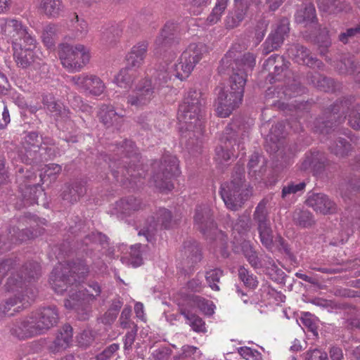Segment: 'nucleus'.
Here are the masks:
<instances>
[{
    "mask_svg": "<svg viewBox=\"0 0 360 360\" xmlns=\"http://www.w3.org/2000/svg\"><path fill=\"white\" fill-rule=\"evenodd\" d=\"M88 273L89 268L83 261L73 264L59 263L54 267L49 283L56 292H68L69 298L65 302L66 308L78 309L83 304L100 295L101 289L96 282H91L86 287L80 284Z\"/></svg>",
    "mask_w": 360,
    "mask_h": 360,
    "instance_id": "nucleus-1",
    "label": "nucleus"
},
{
    "mask_svg": "<svg viewBox=\"0 0 360 360\" xmlns=\"http://www.w3.org/2000/svg\"><path fill=\"white\" fill-rule=\"evenodd\" d=\"M255 56L250 53L242 55L235 49H230L221 59L224 69L231 68L229 86L220 89L217 99V112L221 117H229L242 102L247 74L255 65Z\"/></svg>",
    "mask_w": 360,
    "mask_h": 360,
    "instance_id": "nucleus-2",
    "label": "nucleus"
},
{
    "mask_svg": "<svg viewBox=\"0 0 360 360\" xmlns=\"http://www.w3.org/2000/svg\"><path fill=\"white\" fill-rule=\"evenodd\" d=\"M177 120L181 131L202 134L204 121L202 99L200 92L195 90L188 91L183 103L179 105Z\"/></svg>",
    "mask_w": 360,
    "mask_h": 360,
    "instance_id": "nucleus-3",
    "label": "nucleus"
},
{
    "mask_svg": "<svg viewBox=\"0 0 360 360\" xmlns=\"http://www.w3.org/2000/svg\"><path fill=\"white\" fill-rule=\"evenodd\" d=\"M58 321L59 313L56 307L52 305L39 308L24 320V338L44 333L55 327Z\"/></svg>",
    "mask_w": 360,
    "mask_h": 360,
    "instance_id": "nucleus-4",
    "label": "nucleus"
},
{
    "mask_svg": "<svg viewBox=\"0 0 360 360\" xmlns=\"http://www.w3.org/2000/svg\"><path fill=\"white\" fill-rule=\"evenodd\" d=\"M61 64L70 72H79L90 61V49L82 44L63 43L59 45Z\"/></svg>",
    "mask_w": 360,
    "mask_h": 360,
    "instance_id": "nucleus-5",
    "label": "nucleus"
},
{
    "mask_svg": "<svg viewBox=\"0 0 360 360\" xmlns=\"http://www.w3.org/2000/svg\"><path fill=\"white\" fill-rule=\"evenodd\" d=\"M243 172H239L229 183H225L221 186L220 195L226 206L231 210L236 211L247 200L250 191L245 184Z\"/></svg>",
    "mask_w": 360,
    "mask_h": 360,
    "instance_id": "nucleus-6",
    "label": "nucleus"
},
{
    "mask_svg": "<svg viewBox=\"0 0 360 360\" xmlns=\"http://www.w3.org/2000/svg\"><path fill=\"white\" fill-rule=\"evenodd\" d=\"M207 51L203 43L190 44L174 65L175 76L181 81L187 79Z\"/></svg>",
    "mask_w": 360,
    "mask_h": 360,
    "instance_id": "nucleus-7",
    "label": "nucleus"
},
{
    "mask_svg": "<svg viewBox=\"0 0 360 360\" xmlns=\"http://www.w3.org/2000/svg\"><path fill=\"white\" fill-rule=\"evenodd\" d=\"M160 169L152 176L151 183L160 191H171L174 188L172 179L180 174L177 158L170 155L165 156Z\"/></svg>",
    "mask_w": 360,
    "mask_h": 360,
    "instance_id": "nucleus-8",
    "label": "nucleus"
},
{
    "mask_svg": "<svg viewBox=\"0 0 360 360\" xmlns=\"http://www.w3.org/2000/svg\"><path fill=\"white\" fill-rule=\"evenodd\" d=\"M160 84L156 81L145 77L141 79L135 86L134 94L129 95L127 103L136 107L147 105L159 91Z\"/></svg>",
    "mask_w": 360,
    "mask_h": 360,
    "instance_id": "nucleus-9",
    "label": "nucleus"
},
{
    "mask_svg": "<svg viewBox=\"0 0 360 360\" xmlns=\"http://www.w3.org/2000/svg\"><path fill=\"white\" fill-rule=\"evenodd\" d=\"M2 32L6 36L13 38L12 42L13 58L19 67L22 65V46L21 39L22 37V25L21 22L15 19L4 20L1 22Z\"/></svg>",
    "mask_w": 360,
    "mask_h": 360,
    "instance_id": "nucleus-10",
    "label": "nucleus"
},
{
    "mask_svg": "<svg viewBox=\"0 0 360 360\" xmlns=\"http://www.w3.org/2000/svg\"><path fill=\"white\" fill-rule=\"evenodd\" d=\"M70 80L79 90L89 95L99 96L105 89L103 82L94 75L82 74L71 77Z\"/></svg>",
    "mask_w": 360,
    "mask_h": 360,
    "instance_id": "nucleus-11",
    "label": "nucleus"
},
{
    "mask_svg": "<svg viewBox=\"0 0 360 360\" xmlns=\"http://www.w3.org/2000/svg\"><path fill=\"white\" fill-rule=\"evenodd\" d=\"M194 222L197 229L207 237L212 238L214 235L223 236V233L219 231L215 226L211 209L207 205L196 207Z\"/></svg>",
    "mask_w": 360,
    "mask_h": 360,
    "instance_id": "nucleus-12",
    "label": "nucleus"
},
{
    "mask_svg": "<svg viewBox=\"0 0 360 360\" xmlns=\"http://www.w3.org/2000/svg\"><path fill=\"white\" fill-rule=\"evenodd\" d=\"M176 224V220L174 219L169 210L165 208H160L156 212V220H153L148 225L144 226L139 233V235H143L148 241H151L155 231L158 227L163 229L172 228Z\"/></svg>",
    "mask_w": 360,
    "mask_h": 360,
    "instance_id": "nucleus-13",
    "label": "nucleus"
},
{
    "mask_svg": "<svg viewBox=\"0 0 360 360\" xmlns=\"http://www.w3.org/2000/svg\"><path fill=\"white\" fill-rule=\"evenodd\" d=\"M287 52L288 56L298 64L318 68H320L322 65V63L311 56L309 50L302 45H291L288 49Z\"/></svg>",
    "mask_w": 360,
    "mask_h": 360,
    "instance_id": "nucleus-14",
    "label": "nucleus"
},
{
    "mask_svg": "<svg viewBox=\"0 0 360 360\" xmlns=\"http://www.w3.org/2000/svg\"><path fill=\"white\" fill-rule=\"evenodd\" d=\"M288 22L286 20H284L266 39L263 44L264 53L268 54L279 48L283 44L285 37L288 35Z\"/></svg>",
    "mask_w": 360,
    "mask_h": 360,
    "instance_id": "nucleus-15",
    "label": "nucleus"
},
{
    "mask_svg": "<svg viewBox=\"0 0 360 360\" xmlns=\"http://www.w3.org/2000/svg\"><path fill=\"white\" fill-rule=\"evenodd\" d=\"M177 30L178 26L176 23L172 22L165 23L154 41V49L157 53H160L172 44Z\"/></svg>",
    "mask_w": 360,
    "mask_h": 360,
    "instance_id": "nucleus-16",
    "label": "nucleus"
},
{
    "mask_svg": "<svg viewBox=\"0 0 360 360\" xmlns=\"http://www.w3.org/2000/svg\"><path fill=\"white\" fill-rule=\"evenodd\" d=\"M148 47L146 41H139L134 45L126 56L127 65L138 70L144 63Z\"/></svg>",
    "mask_w": 360,
    "mask_h": 360,
    "instance_id": "nucleus-17",
    "label": "nucleus"
},
{
    "mask_svg": "<svg viewBox=\"0 0 360 360\" xmlns=\"http://www.w3.org/2000/svg\"><path fill=\"white\" fill-rule=\"evenodd\" d=\"M99 117L106 127H117L123 122L125 110H118V108L114 106L103 105L100 108Z\"/></svg>",
    "mask_w": 360,
    "mask_h": 360,
    "instance_id": "nucleus-18",
    "label": "nucleus"
},
{
    "mask_svg": "<svg viewBox=\"0 0 360 360\" xmlns=\"http://www.w3.org/2000/svg\"><path fill=\"white\" fill-rule=\"evenodd\" d=\"M308 206L316 212L323 214H331L335 211V204L327 195L322 193L312 194L307 200Z\"/></svg>",
    "mask_w": 360,
    "mask_h": 360,
    "instance_id": "nucleus-19",
    "label": "nucleus"
},
{
    "mask_svg": "<svg viewBox=\"0 0 360 360\" xmlns=\"http://www.w3.org/2000/svg\"><path fill=\"white\" fill-rule=\"evenodd\" d=\"M238 145V148L240 147V143H237L236 139L233 136H226L221 141V145L216 148V158L219 163H223L234 157L235 146Z\"/></svg>",
    "mask_w": 360,
    "mask_h": 360,
    "instance_id": "nucleus-20",
    "label": "nucleus"
},
{
    "mask_svg": "<svg viewBox=\"0 0 360 360\" xmlns=\"http://www.w3.org/2000/svg\"><path fill=\"white\" fill-rule=\"evenodd\" d=\"M285 126L283 123L278 122L273 125L266 138V148L271 153H276L279 150L282 144L281 141L285 136Z\"/></svg>",
    "mask_w": 360,
    "mask_h": 360,
    "instance_id": "nucleus-21",
    "label": "nucleus"
},
{
    "mask_svg": "<svg viewBox=\"0 0 360 360\" xmlns=\"http://www.w3.org/2000/svg\"><path fill=\"white\" fill-rule=\"evenodd\" d=\"M72 338V328L70 325L64 326L57 334L49 349L53 353L60 352L69 347Z\"/></svg>",
    "mask_w": 360,
    "mask_h": 360,
    "instance_id": "nucleus-22",
    "label": "nucleus"
},
{
    "mask_svg": "<svg viewBox=\"0 0 360 360\" xmlns=\"http://www.w3.org/2000/svg\"><path fill=\"white\" fill-rule=\"evenodd\" d=\"M240 1V2L236 3L234 10L230 12L225 18V26L228 29L238 27L247 14L248 6L242 1L243 0Z\"/></svg>",
    "mask_w": 360,
    "mask_h": 360,
    "instance_id": "nucleus-23",
    "label": "nucleus"
},
{
    "mask_svg": "<svg viewBox=\"0 0 360 360\" xmlns=\"http://www.w3.org/2000/svg\"><path fill=\"white\" fill-rule=\"evenodd\" d=\"M141 207V202L134 197L122 199L116 202L112 214L129 215L131 212L138 210Z\"/></svg>",
    "mask_w": 360,
    "mask_h": 360,
    "instance_id": "nucleus-24",
    "label": "nucleus"
},
{
    "mask_svg": "<svg viewBox=\"0 0 360 360\" xmlns=\"http://www.w3.org/2000/svg\"><path fill=\"white\" fill-rule=\"evenodd\" d=\"M86 191L85 183L75 181L72 184L66 185L62 193L63 199L70 202H77Z\"/></svg>",
    "mask_w": 360,
    "mask_h": 360,
    "instance_id": "nucleus-25",
    "label": "nucleus"
},
{
    "mask_svg": "<svg viewBox=\"0 0 360 360\" xmlns=\"http://www.w3.org/2000/svg\"><path fill=\"white\" fill-rule=\"evenodd\" d=\"M295 19L297 23L303 24L304 26L314 22L316 20L314 6L311 3L303 4L297 11Z\"/></svg>",
    "mask_w": 360,
    "mask_h": 360,
    "instance_id": "nucleus-26",
    "label": "nucleus"
},
{
    "mask_svg": "<svg viewBox=\"0 0 360 360\" xmlns=\"http://www.w3.org/2000/svg\"><path fill=\"white\" fill-rule=\"evenodd\" d=\"M138 70L127 65L115 76V82L120 88H130L138 76Z\"/></svg>",
    "mask_w": 360,
    "mask_h": 360,
    "instance_id": "nucleus-27",
    "label": "nucleus"
},
{
    "mask_svg": "<svg viewBox=\"0 0 360 360\" xmlns=\"http://www.w3.org/2000/svg\"><path fill=\"white\" fill-rule=\"evenodd\" d=\"M180 313L187 320V323L194 331L198 333L206 332L205 323L191 309L181 306L180 307Z\"/></svg>",
    "mask_w": 360,
    "mask_h": 360,
    "instance_id": "nucleus-28",
    "label": "nucleus"
},
{
    "mask_svg": "<svg viewBox=\"0 0 360 360\" xmlns=\"http://www.w3.org/2000/svg\"><path fill=\"white\" fill-rule=\"evenodd\" d=\"M24 64H30L37 57L36 39L26 30L24 29Z\"/></svg>",
    "mask_w": 360,
    "mask_h": 360,
    "instance_id": "nucleus-29",
    "label": "nucleus"
},
{
    "mask_svg": "<svg viewBox=\"0 0 360 360\" xmlns=\"http://www.w3.org/2000/svg\"><path fill=\"white\" fill-rule=\"evenodd\" d=\"M183 306L191 309L194 312H195L196 309H198L207 315H212L214 313V305L212 302L198 296L193 295L189 297L187 304Z\"/></svg>",
    "mask_w": 360,
    "mask_h": 360,
    "instance_id": "nucleus-30",
    "label": "nucleus"
},
{
    "mask_svg": "<svg viewBox=\"0 0 360 360\" xmlns=\"http://www.w3.org/2000/svg\"><path fill=\"white\" fill-rule=\"evenodd\" d=\"M62 0H40L39 8L49 17H58L63 11Z\"/></svg>",
    "mask_w": 360,
    "mask_h": 360,
    "instance_id": "nucleus-31",
    "label": "nucleus"
},
{
    "mask_svg": "<svg viewBox=\"0 0 360 360\" xmlns=\"http://www.w3.org/2000/svg\"><path fill=\"white\" fill-rule=\"evenodd\" d=\"M229 0H217L214 7L207 18V23L209 25L218 22L222 14L227 8Z\"/></svg>",
    "mask_w": 360,
    "mask_h": 360,
    "instance_id": "nucleus-32",
    "label": "nucleus"
},
{
    "mask_svg": "<svg viewBox=\"0 0 360 360\" xmlns=\"http://www.w3.org/2000/svg\"><path fill=\"white\" fill-rule=\"evenodd\" d=\"M253 219L257 224V229L270 225L264 202H261L257 205L253 214Z\"/></svg>",
    "mask_w": 360,
    "mask_h": 360,
    "instance_id": "nucleus-33",
    "label": "nucleus"
},
{
    "mask_svg": "<svg viewBox=\"0 0 360 360\" xmlns=\"http://www.w3.org/2000/svg\"><path fill=\"white\" fill-rule=\"evenodd\" d=\"M305 183L300 182L295 184L294 182L288 183L282 188L281 198L285 200H292L294 195L299 192H302L305 188Z\"/></svg>",
    "mask_w": 360,
    "mask_h": 360,
    "instance_id": "nucleus-34",
    "label": "nucleus"
},
{
    "mask_svg": "<svg viewBox=\"0 0 360 360\" xmlns=\"http://www.w3.org/2000/svg\"><path fill=\"white\" fill-rule=\"evenodd\" d=\"M22 288V276L20 272L12 274L5 284V289L11 293H20Z\"/></svg>",
    "mask_w": 360,
    "mask_h": 360,
    "instance_id": "nucleus-35",
    "label": "nucleus"
},
{
    "mask_svg": "<svg viewBox=\"0 0 360 360\" xmlns=\"http://www.w3.org/2000/svg\"><path fill=\"white\" fill-rule=\"evenodd\" d=\"M58 28L56 25L49 24L44 27L41 38L44 45L49 49H53L55 46V37L56 36Z\"/></svg>",
    "mask_w": 360,
    "mask_h": 360,
    "instance_id": "nucleus-36",
    "label": "nucleus"
},
{
    "mask_svg": "<svg viewBox=\"0 0 360 360\" xmlns=\"http://www.w3.org/2000/svg\"><path fill=\"white\" fill-rule=\"evenodd\" d=\"M141 245L136 244L130 248V258L127 259L122 258V263L131 264L133 267H138L142 264Z\"/></svg>",
    "mask_w": 360,
    "mask_h": 360,
    "instance_id": "nucleus-37",
    "label": "nucleus"
},
{
    "mask_svg": "<svg viewBox=\"0 0 360 360\" xmlns=\"http://www.w3.org/2000/svg\"><path fill=\"white\" fill-rule=\"evenodd\" d=\"M40 266L37 262L27 263L24 266V283L27 281L32 283L37 280L40 276Z\"/></svg>",
    "mask_w": 360,
    "mask_h": 360,
    "instance_id": "nucleus-38",
    "label": "nucleus"
},
{
    "mask_svg": "<svg viewBox=\"0 0 360 360\" xmlns=\"http://www.w3.org/2000/svg\"><path fill=\"white\" fill-rule=\"evenodd\" d=\"M261 243L264 246L269 250H272L274 248V236L271 226L258 229Z\"/></svg>",
    "mask_w": 360,
    "mask_h": 360,
    "instance_id": "nucleus-39",
    "label": "nucleus"
},
{
    "mask_svg": "<svg viewBox=\"0 0 360 360\" xmlns=\"http://www.w3.org/2000/svg\"><path fill=\"white\" fill-rule=\"evenodd\" d=\"M20 302V297L16 295L14 297H11L2 302L0 304V313L5 316H13L15 312L19 311L20 307H18L13 309V311H11L12 307L15 306L18 302Z\"/></svg>",
    "mask_w": 360,
    "mask_h": 360,
    "instance_id": "nucleus-40",
    "label": "nucleus"
},
{
    "mask_svg": "<svg viewBox=\"0 0 360 360\" xmlns=\"http://www.w3.org/2000/svg\"><path fill=\"white\" fill-rule=\"evenodd\" d=\"M293 219L297 224L302 227H309L314 224L312 214L308 211L295 212Z\"/></svg>",
    "mask_w": 360,
    "mask_h": 360,
    "instance_id": "nucleus-41",
    "label": "nucleus"
},
{
    "mask_svg": "<svg viewBox=\"0 0 360 360\" xmlns=\"http://www.w3.org/2000/svg\"><path fill=\"white\" fill-rule=\"evenodd\" d=\"M238 276L240 279L248 288L254 289L257 287L258 281L257 277L253 274H250L244 267H240L238 269Z\"/></svg>",
    "mask_w": 360,
    "mask_h": 360,
    "instance_id": "nucleus-42",
    "label": "nucleus"
},
{
    "mask_svg": "<svg viewBox=\"0 0 360 360\" xmlns=\"http://www.w3.org/2000/svg\"><path fill=\"white\" fill-rule=\"evenodd\" d=\"M340 0H319V8L326 12H338L342 11L344 8L340 6Z\"/></svg>",
    "mask_w": 360,
    "mask_h": 360,
    "instance_id": "nucleus-43",
    "label": "nucleus"
},
{
    "mask_svg": "<svg viewBox=\"0 0 360 360\" xmlns=\"http://www.w3.org/2000/svg\"><path fill=\"white\" fill-rule=\"evenodd\" d=\"M223 275V271L219 269H212L206 273V280L210 287L214 290H219V287L217 283Z\"/></svg>",
    "mask_w": 360,
    "mask_h": 360,
    "instance_id": "nucleus-44",
    "label": "nucleus"
},
{
    "mask_svg": "<svg viewBox=\"0 0 360 360\" xmlns=\"http://www.w3.org/2000/svg\"><path fill=\"white\" fill-rule=\"evenodd\" d=\"M43 169L44 174H40V178L41 181L44 182L46 177L50 178V181L56 179V176L60 173L62 167L59 165L52 163L45 165Z\"/></svg>",
    "mask_w": 360,
    "mask_h": 360,
    "instance_id": "nucleus-45",
    "label": "nucleus"
},
{
    "mask_svg": "<svg viewBox=\"0 0 360 360\" xmlns=\"http://www.w3.org/2000/svg\"><path fill=\"white\" fill-rule=\"evenodd\" d=\"M349 148L350 145L344 139H339L337 142L330 146L331 152L339 156L347 155Z\"/></svg>",
    "mask_w": 360,
    "mask_h": 360,
    "instance_id": "nucleus-46",
    "label": "nucleus"
},
{
    "mask_svg": "<svg viewBox=\"0 0 360 360\" xmlns=\"http://www.w3.org/2000/svg\"><path fill=\"white\" fill-rule=\"evenodd\" d=\"M251 227V219L249 214H243L239 217L233 229L239 233L244 234L250 231Z\"/></svg>",
    "mask_w": 360,
    "mask_h": 360,
    "instance_id": "nucleus-47",
    "label": "nucleus"
},
{
    "mask_svg": "<svg viewBox=\"0 0 360 360\" xmlns=\"http://www.w3.org/2000/svg\"><path fill=\"white\" fill-rule=\"evenodd\" d=\"M244 255L249 263L255 268H262L264 265L261 257L259 258L255 251L250 246H246L243 250Z\"/></svg>",
    "mask_w": 360,
    "mask_h": 360,
    "instance_id": "nucleus-48",
    "label": "nucleus"
},
{
    "mask_svg": "<svg viewBox=\"0 0 360 360\" xmlns=\"http://www.w3.org/2000/svg\"><path fill=\"white\" fill-rule=\"evenodd\" d=\"M239 354L246 360H262V356L257 349L248 347H241L238 349Z\"/></svg>",
    "mask_w": 360,
    "mask_h": 360,
    "instance_id": "nucleus-49",
    "label": "nucleus"
},
{
    "mask_svg": "<svg viewBox=\"0 0 360 360\" xmlns=\"http://www.w3.org/2000/svg\"><path fill=\"white\" fill-rule=\"evenodd\" d=\"M71 22L77 34L82 37H85L86 35L89 31V25L86 20L79 18V16L77 14H75Z\"/></svg>",
    "mask_w": 360,
    "mask_h": 360,
    "instance_id": "nucleus-50",
    "label": "nucleus"
},
{
    "mask_svg": "<svg viewBox=\"0 0 360 360\" xmlns=\"http://www.w3.org/2000/svg\"><path fill=\"white\" fill-rule=\"evenodd\" d=\"M47 110L56 117L66 118L69 117L70 111L56 101L49 104Z\"/></svg>",
    "mask_w": 360,
    "mask_h": 360,
    "instance_id": "nucleus-51",
    "label": "nucleus"
},
{
    "mask_svg": "<svg viewBox=\"0 0 360 360\" xmlns=\"http://www.w3.org/2000/svg\"><path fill=\"white\" fill-rule=\"evenodd\" d=\"M122 36V30L118 27H112L106 33H103L102 39L108 44H115Z\"/></svg>",
    "mask_w": 360,
    "mask_h": 360,
    "instance_id": "nucleus-52",
    "label": "nucleus"
},
{
    "mask_svg": "<svg viewBox=\"0 0 360 360\" xmlns=\"http://www.w3.org/2000/svg\"><path fill=\"white\" fill-rule=\"evenodd\" d=\"M148 20L142 14H138L129 25L127 31L131 34L138 32L143 24L148 22Z\"/></svg>",
    "mask_w": 360,
    "mask_h": 360,
    "instance_id": "nucleus-53",
    "label": "nucleus"
},
{
    "mask_svg": "<svg viewBox=\"0 0 360 360\" xmlns=\"http://www.w3.org/2000/svg\"><path fill=\"white\" fill-rule=\"evenodd\" d=\"M304 360H328L326 352L318 349H310L304 354Z\"/></svg>",
    "mask_w": 360,
    "mask_h": 360,
    "instance_id": "nucleus-54",
    "label": "nucleus"
},
{
    "mask_svg": "<svg viewBox=\"0 0 360 360\" xmlns=\"http://www.w3.org/2000/svg\"><path fill=\"white\" fill-rule=\"evenodd\" d=\"M120 349V345L117 343H113L106 347L102 352L98 354L96 359V360H108L112 355Z\"/></svg>",
    "mask_w": 360,
    "mask_h": 360,
    "instance_id": "nucleus-55",
    "label": "nucleus"
},
{
    "mask_svg": "<svg viewBox=\"0 0 360 360\" xmlns=\"http://www.w3.org/2000/svg\"><path fill=\"white\" fill-rule=\"evenodd\" d=\"M338 68L341 73H353L355 70L354 61L351 58H345L338 65Z\"/></svg>",
    "mask_w": 360,
    "mask_h": 360,
    "instance_id": "nucleus-56",
    "label": "nucleus"
},
{
    "mask_svg": "<svg viewBox=\"0 0 360 360\" xmlns=\"http://www.w3.org/2000/svg\"><path fill=\"white\" fill-rule=\"evenodd\" d=\"M137 333L136 325L134 326V329L127 333L124 338V350H130L132 345L134 342L135 338Z\"/></svg>",
    "mask_w": 360,
    "mask_h": 360,
    "instance_id": "nucleus-57",
    "label": "nucleus"
},
{
    "mask_svg": "<svg viewBox=\"0 0 360 360\" xmlns=\"http://www.w3.org/2000/svg\"><path fill=\"white\" fill-rule=\"evenodd\" d=\"M131 314L130 307H124L121 313L120 323L122 328H127L130 327L131 321L129 320Z\"/></svg>",
    "mask_w": 360,
    "mask_h": 360,
    "instance_id": "nucleus-58",
    "label": "nucleus"
},
{
    "mask_svg": "<svg viewBox=\"0 0 360 360\" xmlns=\"http://www.w3.org/2000/svg\"><path fill=\"white\" fill-rule=\"evenodd\" d=\"M169 350L165 347L158 348L155 349L151 355V360H167L169 357Z\"/></svg>",
    "mask_w": 360,
    "mask_h": 360,
    "instance_id": "nucleus-59",
    "label": "nucleus"
},
{
    "mask_svg": "<svg viewBox=\"0 0 360 360\" xmlns=\"http://www.w3.org/2000/svg\"><path fill=\"white\" fill-rule=\"evenodd\" d=\"M0 112H1V120H0V129H4L10 122V115L6 105L0 103Z\"/></svg>",
    "mask_w": 360,
    "mask_h": 360,
    "instance_id": "nucleus-60",
    "label": "nucleus"
},
{
    "mask_svg": "<svg viewBox=\"0 0 360 360\" xmlns=\"http://www.w3.org/2000/svg\"><path fill=\"white\" fill-rule=\"evenodd\" d=\"M119 308L120 307H116L115 309H110L107 312H105L102 317V322L105 324H110L112 323L117 318Z\"/></svg>",
    "mask_w": 360,
    "mask_h": 360,
    "instance_id": "nucleus-61",
    "label": "nucleus"
},
{
    "mask_svg": "<svg viewBox=\"0 0 360 360\" xmlns=\"http://www.w3.org/2000/svg\"><path fill=\"white\" fill-rule=\"evenodd\" d=\"M349 124L354 129H360V110H353L349 114Z\"/></svg>",
    "mask_w": 360,
    "mask_h": 360,
    "instance_id": "nucleus-62",
    "label": "nucleus"
},
{
    "mask_svg": "<svg viewBox=\"0 0 360 360\" xmlns=\"http://www.w3.org/2000/svg\"><path fill=\"white\" fill-rule=\"evenodd\" d=\"M267 24L265 21L259 22L256 27V32L255 37L257 40V44H259L264 38L266 30Z\"/></svg>",
    "mask_w": 360,
    "mask_h": 360,
    "instance_id": "nucleus-63",
    "label": "nucleus"
},
{
    "mask_svg": "<svg viewBox=\"0 0 360 360\" xmlns=\"http://www.w3.org/2000/svg\"><path fill=\"white\" fill-rule=\"evenodd\" d=\"M284 63V58L282 56L278 55H272L264 63V67L265 68H270L271 66H275L277 63Z\"/></svg>",
    "mask_w": 360,
    "mask_h": 360,
    "instance_id": "nucleus-64",
    "label": "nucleus"
}]
</instances>
